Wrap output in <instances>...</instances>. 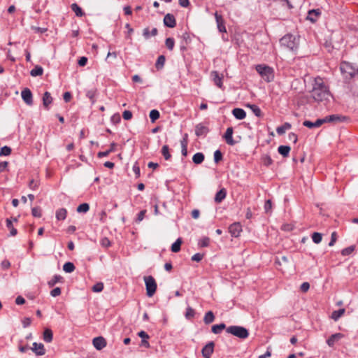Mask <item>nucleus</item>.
Here are the masks:
<instances>
[{
	"label": "nucleus",
	"instance_id": "obj_1",
	"mask_svg": "<svg viewBox=\"0 0 358 358\" xmlns=\"http://www.w3.org/2000/svg\"><path fill=\"white\" fill-rule=\"evenodd\" d=\"M310 94L315 101L323 103L324 105H327L332 98L329 87L320 77L314 80Z\"/></svg>",
	"mask_w": 358,
	"mask_h": 358
},
{
	"label": "nucleus",
	"instance_id": "obj_2",
	"mask_svg": "<svg viewBox=\"0 0 358 358\" xmlns=\"http://www.w3.org/2000/svg\"><path fill=\"white\" fill-rule=\"evenodd\" d=\"M256 70L266 82L269 83L273 80V70L270 66L259 64L256 66Z\"/></svg>",
	"mask_w": 358,
	"mask_h": 358
},
{
	"label": "nucleus",
	"instance_id": "obj_3",
	"mask_svg": "<svg viewBox=\"0 0 358 358\" xmlns=\"http://www.w3.org/2000/svg\"><path fill=\"white\" fill-rule=\"evenodd\" d=\"M226 331L241 339H245L249 336L248 329L241 326H229L226 329Z\"/></svg>",
	"mask_w": 358,
	"mask_h": 358
},
{
	"label": "nucleus",
	"instance_id": "obj_4",
	"mask_svg": "<svg viewBox=\"0 0 358 358\" xmlns=\"http://www.w3.org/2000/svg\"><path fill=\"white\" fill-rule=\"evenodd\" d=\"M281 45L285 46L289 50L294 51L298 48V43L296 41V38L292 34H287L284 36L280 41Z\"/></svg>",
	"mask_w": 358,
	"mask_h": 358
},
{
	"label": "nucleus",
	"instance_id": "obj_5",
	"mask_svg": "<svg viewBox=\"0 0 358 358\" xmlns=\"http://www.w3.org/2000/svg\"><path fill=\"white\" fill-rule=\"evenodd\" d=\"M144 281L146 287V294L148 296L151 297L155 294L157 289L156 281L151 275L145 276Z\"/></svg>",
	"mask_w": 358,
	"mask_h": 358
},
{
	"label": "nucleus",
	"instance_id": "obj_6",
	"mask_svg": "<svg viewBox=\"0 0 358 358\" xmlns=\"http://www.w3.org/2000/svg\"><path fill=\"white\" fill-rule=\"evenodd\" d=\"M340 69L342 73H348L351 77L354 76L357 73H358V69H354L351 64L348 62H343L341 64Z\"/></svg>",
	"mask_w": 358,
	"mask_h": 358
},
{
	"label": "nucleus",
	"instance_id": "obj_7",
	"mask_svg": "<svg viewBox=\"0 0 358 358\" xmlns=\"http://www.w3.org/2000/svg\"><path fill=\"white\" fill-rule=\"evenodd\" d=\"M21 96L27 105L31 106L33 104L32 93L29 88H24L21 92Z\"/></svg>",
	"mask_w": 358,
	"mask_h": 358
},
{
	"label": "nucleus",
	"instance_id": "obj_8",
	"mask_svg": "<svg viewBox=\"0 0 358 358\" xmlns=\"http://www.w3.org/2000/svg\"><path fill=\"white\" fill-rule=\"evenodd\" d=\"M215 343L213 341L208 343L201 350L202 355L204 358H210L214 351Z\"/></svg>",
	"mask_w": 358,
	"mask_h": 358
},
{
	"label": "nucleus",
	"instance_id": "obj_9",
	"mask_svg": "<svg viewBox=\"0 0 358 358\" xmlns=\"http://www.w3.org/2000/svg\"><path fill=\"white\" fill-rule=\"evenodd\" d=\"M92 343L94 347L98 350H101L106 345V341L102 336L96 337L93 339Z\"/></svg>",
	"mask_w": 358,
	"mask_h": 358
},
{
	"label": "nucleus",
	"instance_id": "obj_10",
	"mask_svg": "<svg viewBox=\"0 0 358 358\" xmlns=\"http://www.w3.org/2000/svg\"><path fill=\"white\" fill-rule=\"evenodd\" d=\"M164 24L166 27L173 28L176 26V20L173 15L168 13L164 17Z\"/></svg>",
	"mask_w": 358,
	"mask_h": 358
},
{
	"label": "nucleus",
	"instance_id": "obj_11",
	"mask_svg": "<svg viewBox=\"0 0 358 358\" xmlns=\"http://www.w3.org/2000/svg\"><path fill=\"white\" fill-rule=\"evenodd\" d=\"M241 231V225L237 222L231 224L229 227V231L234 237H238L240 235Z\"/></svg>",
	"mask_w": 358,
	"mask_h": 358
},
{
	"label": "nucleus",
	"instance_id": "obj_12",
	"mask_svg": "<svg viewBox=\"0 0 358 358\" xmlns=\"http://www.w3.org/2000/svg\"><path fill=\"white\" fill-rule=\"evenodd\" d=\"M344 120H345V117L340 115H337V114L328 115L323 118V121H324V123H326V122H334V123L340 122H343Z\"/></svg>",
	"mask_w": 358,
	"mask_h": 358
},
{
	"label": "nucleus",
	"instance_id": "obj_13",
	"mask_svg": "<svg viewBox=\"0 0 358 358\" xmlns=\"http://www.w3.org/2000/svg\"><path fill=\"white\" fill-rule=\"evenodd\" d=\"M211 78L216 86H217L219 88L222 89L223 87L222 84V78L223 76H220L219 73L216 71H213L210 73Z\"/></svg>",
	"mask_w": 358,
	"mask_h": 358
},
{
	"label": "nucleus",
	"instance_id": "obj_14",
	"mask_svg": "<svg viewBox=\"0 0 358 358\" xmlns=\"http://www.w3.org/2000/svg\"><path fill=\"white\" fill-rule=\"evenodd\" d=\"M31 349L36 355L38 356H42L45 353V350L43 343H38L36 342H34L33 343V347L31 348Z\"/></svg>",
	"mask_w": 358,
	"mask_h": 358
},
{
	"label": "nucleus",
	"instance_id": "obj_15",
	"mask_svg": "<svg viewBox=\"0 0 358 358\" xmlns=\"http://www.w3.org/2000/svg\"><path fill=\"white\" fill-rule=\"evenodd\" d=\"M324 123V121H323V118H322V119H317L315 122H311V121H309V120H305L303 122V125L306 127H308V128H309V129H312V128L320 127Z\"/></svg>",
	"mask_w": 358,
	"mask_h": 358
},
{
	"label": "nucleus",
	"instance_id": "obj_16",
	"mask_svg": "<svg viewBox=\"0 0 358 358\" xmlns=\"http://www.w3.org/2000/svg\"><path fill=\"white\" fill-rule=\"evenodd\" d=\"M215 17L217 22V29L220 32H226V27L224 25V20L222 17L217 12L215 13Z\"/></svg>",
	"mask_w": 358,
	"mask_h": 358
},
{
	"label": "nucleus",
	"instance_id": "obj_17",
	"mask_svg": "<svg viewBox=\"0 0 358 358\" xmlns=\"http://www.w3.org/2000/svg\"><path fill=\"white\" fill-rule=\"evenodd\" d=\"M209 129L203 124H198L195 127V134L196 136H205L208 132Z\"/></svg>",
	"mask_w": 358,
	"mask_h": 358
},
{
	"label": "nucleus",
	"instance_id": "obj_18",
	"mask_svg": "<svg viewBox=\"0 0 358 358\" xmlns=\"http://www.w3.org/2000/svg\"><path fill=\"white\" fill-rule=\"evenodd\" d=\"M233 128L232 127H228L226 130V132L224 134V138L228 145H234L235 144V141L233 139L232 135H233Z\"/></svg>",
	"mask_w": 358,
	"mask_h": 358
},
{
	"label": "nucleus",
	"instance_id": "obj_19",
	"mask_svg": "<svg viewBox=\"0 0 358 358\" xmlns=\"http://www.w3.org/2000/svg\"><path fill=\"white\" fill-rule=\"evenodd\" d=\"M343 337V334L341 333H336L332 334L327 341V343L329 347H333L335 343Z\"/></svg>",
	"mask_w": 358,
	"mask_h": 358
},
{
	"label": "nucleus",
	"instance_id": "obj_20",
	"mask_svg": "<svg viewBox=\"0 0 358 358\" xmlns=\"http://www.w3.org/2000/svg\"><path fill=\"white\" fill-rule=\"evenodd\" d=\"M139 337L142 338L141 345L146 348H150V344L148 339L150 338L149 335L144 331H141L138 333Z\"/></svg>",
	"mask_w": 358,
	"mask_h": 358
},
{
	"label": "nucleus",
	"instance_id": "obj_21",
	"mask_svg": "<svg viewBox=\"0 0 358 358\" xmlns=\"http://www.w3.org/2000/svg\"><path fill=\"white\" fill-rule=\"evenodd\" d=\"M227 196V191L224 188H222L220 191H218L215 196V202L217 203H221Z\"/></svg>",
	"mask_w": 358,
	"mask_h": 358
},
{
	"label": "nucleus",
	"instance_id": "obj_22",
	"mask_svg": "<svg viewBox=\"0 0 358 358\" xmlns=\"http://www.w3.org/2000/svg\"><path fill=\"white\" fill-rule=\"evenodd\" d=\"M232 114L238 120H243L246 116L245 111L243 109L239 108L233 109Z\"/></svg>",
	"mask_w": 358,
	"mask_h": 358
},
{
	"label": "nucleus",
	"instance_id": "obj_23",
	"mask_svg": "<svg viewBox=\"0 0 358 358\" xmlns=\"http://www.w3.org/2000/svg\"><path fill=\"white\" fill-rule=\"evenodd\" d=\"M321 14L319 9H313L308 11L307 19L314 22L316 21L317 17Z\"/></svg>",
	"mask_w": 358,
	"mask_h": 358
},
{
	"label": "nucleus",
	"instance_id": "obj_24",
	"mask_svg": "<svg viewBox=\"0 0 358 358\" xmlns=\"http://www.w3.org/2000/svg\"><path fill=\"white\" fill-rule=\"evenodd\" d=\"M52 98L50 95V93L48 92H45L43 94V106L47 110L49 109V105L52 103Z\"/></svg>",
	"mask_w": 358,
	"mask_h": 358
},
{
	"label": "nucleus",
	"instance_id": "obj_25",
	"mask_svg": "<svg viewBox=\"0 0 358 358\" xmlns=\"http://www.w3.org/2000/svg\"><path fill=\"white\" fill-rule=\"evenodd\" d=\"M43 338L45 342L50 343L53 338V333L50 329L46 328L43 331Z\"/></svg>",
	"mask_w": 358,
	"mask_h": 358
},
{
	"label": "nucleus",
	"instance_id": "obj_26",
	"mask_svg": "<svg viewBox=\"0 0 358 358\" xmlns=\"http://www.w3.org/2000/svg\"><path fill=\"white\" fill-rule=\"evenodd\" d=\"M215 320V315L214 313L209 310L206 313L204 317H203V322L206 324H209L212 323Z\"/></svg>",
	"mask_w": 358,
	"mask_h": 358
},
{
	"label": "nucleus",
	"instance_id": "obj_27",
	"mask_svg": "<svg viewBox=\"0 0 358 358\" xmlns=\"http://www.w3.org/2000/svg\"><path fill=\"white\" fill-rule=\"evenodd\" d=\"M67 210L66 208H62L56 211V218L58 220H64L66 217Z\"/></svg>",
	"mask_w": 358,
	"mask_h": 358
},
{
	"label": "nucleus",
	"instance_id": "obj_28",
	"mask_svg": "<svg viewBox=\"0 0 358 358\" xmlns=\"http://www.w3.org/2000/svg\"><path fill=\"white\" fill-rule=\"evenodd\" d=\"M290 147L288 145H280L278 148V152L283 157H287L290 152Z\"/></svg>",
	"mask_w": 358,
	"mask_h": 358
},
{
	"label": "nucleus",
	"instance_id": "obj_29",
	"mask_svg": "<svg viewBox=\"0 0 358 358\" xmlns=\"http://www.w3.org/2000/svg\"><path fill=\"white\" fill-rule=\"evenodd\" d=\"M43 73V69L38 65L35 66V67L30 71V75L33 77H36L39 76H42Z\"/></svg>",
	"mask_w": 358,
	"mask_h": 358
},
{
	"label": "nucleus",
	"instance_id": "obj_30",
	"mask_svg": "<svg viewBox=\"0 0 358 358\" xmlns=\"http://www.w3.org/2000/svg\"><path fill=\"white\" fill-rule=\"evenodd\" d=\"M204 160V155L202 152H197L194 155L192 161L196 164H201Z\"/></svg>",
	"mask_w": 358,
	"mask_h": 358
},
{
	"label": "nucleus",
	"instance_id": "obj_31",
	"mask_svg": "<svg viewBox=\"0 0 358 358\" xmlns=\"http://www.w3.org/2000/svg\"><path fill=\"white\" fill-rule=\"evenodd\" d=\"M291 124L288 122L285 123L283 125L277 127L276 131L278 135H282L285 133L287 130L291 129Z\"/></svg>",
	"mask_w": 358,
	"mask_h": 358
},
{
	"label": "nucleus",
	"instance_id": "obj_32",
	"mask_svg": "<svg viewBox=\"0 0 358 358\" xmlns=\"http://www.w3.org/2000/svg\"><path fill=\"white\" fill-rule=\"evenodd\" d=\"M224 329H227L225 324L221 323L220 324L213 325L211 328V331L213 333L218 334Z\"/></svg>",
	"mask_w": 358,
	"mask_h": 358
},
{
	"label": "nucleus",
	"instance_id": "obj_33",
	"mask_svg": "<svg viewBox=\"0 0 358 358\" xmlns=\"http://www.w3.org/2000/svg\"><path fill=\"white\" fill-rule=\"evenodd\" d=\"M345 313V309L341 308L337 310H334L331 313V317L335 320L337 321L343 314Z\"/></svg>",
	"mask_w": 358,
	"mask_h": 358
},
{
	"label": "nucleus",
	"instance_id": "obj_34",
	"mask_svg": "<svg viewBox=\"0 0 358 358\" xmlns=\"http://www.w3.org/2000/svg\"><path fill=\"white\" fill-rule=\"evenodd\" d=\"M71 9L78 17H82L85 14L82 8L77 3H73L71 5Z\"/></svg>",
	"mask_w": 358,
	"mask_h": 358
},
{
	"label": "nucleus",
	"instance_id": "obj_35",
	"mask_svg": "<svg viewBox=\"0 0 358 358\" xmlns=\"http://www.w3.org/2000/svg\"><path fill=\"white\" fill-rule=\"evenodd\" d=\"M182 240L180 238H178L171 245V251L173 252H178L180 250Z\"/></svg>",
	"mask_w": 358,
	"mask_h": 358
},
{
	"label": "nucleus",
	"instance_id": "obj_36",
	"mask_svg": "<svg viewBox=\"0 0 358 358\" xmlns=\"http://www.w3.org/2000/svg\"><path fill=\"white\" fill-rule=\"evenodd\" d=\"M6 227L10 229V234L14 236L17 234V231L15 228L13 227V223L10 219H6Z\"/></svg>",
	"mask_w": 358,
	"mask_h": 358
},
{
	"label": "nucleus",
	"instance_id": "obj_37",
	"mask_svg": "<svg viewBox=\"0 0 358 358\" xmlns=\"http://www.w3.org/2000/svg\"><path fill=\"white\" fill-rule=\"evenodd\" d=\"M150 118L152 123H154L157 119L159 118L160 114L157 110L153 109L150 112Z\"/></svg>",
	"mask_w": 358,
	"mask_h": 358
},
{
	"label": "nucleus",
	"instance_id": "obj_38",
	"mask_svg": "<svg viewBox=\"0 0 358 358\" xmlns=\"http://www.w3.org/2000/svg\"><path fill=\"white\" fill-rule=\"evenodd\" d=\"M76 267L71 262H66L63 266V270L66 273H71L75 270Z\"/></svg>",
	"mask_w": 358,
	"mask_h": 358
},
{
	"label": "nucleus",
	"instance_id": "obj_39",
	"mask_svg": "<svg viewBox=\"0 0 358 358\" xmlns=\"http://www.w3.org/2000/svg\"><path fill=\"white\" fill-rule=\"evenodd\" d=\"M165 61L166 58L164 55L159 56L155 64L156 68L158 69L163 68Z\"/></svg>",
	"mask_w": 358,
	"mask_h": 358
},
{
	"label": "nucleus",
	"instance_id": "obj_40",
	"mask_svg": "<svg viewBox=\"0 0 358 358\" xmlns=\"http://www.w3.org/2000/svg\"><path fill=\"white\" fill-rule=\"evenodd\" d=\"M90 209V206L88 203H83L80 205L78 206V207L77 208V212L78 213H87Z\"/></svg>",
	"mask_w": 358,
	"mask_h": 358
},
{
	"label": "nucleus",
	"instance_id": "obj_41",
	"mask_svg": "<svg viewBox=\"0 0 358 358\" xmlns=\"http://www.w3.org/2000/svg\"><path fill=\"white\" fill-rule=\"evenodd\" d=\"M181 148L182 155L186 157L187 155V140H186L185 138H183L181 141Z\"/></svg>",
	"mask_w": 358,
	"mask_h": 358
},
{
	"label": "nucleus",
	"instance_id": "obj_42",
	"mask_svg": "<svg viewBox=\"0 0 358 358\" xmlns=\"http://www.w3.org/2000/svg\"><path fill=\"white\" fill-rule=\"evenodd\" d=\"M162 153L166 160H169L171 158V155L169 153V146L165 145L162 148Z\"/></svg>",
	"mask_w": 358,
	"mask_h": 358
},
{
	"label": "nucleus",
	"instance_id": "obj_43",
	"mask_svg": "<svg viewBox=\"0 0 358 358\" xmlns=\"http://www.w3.org/2000/svg\"><path fill=\"white\" fill-rule=\"evenodd\" d=\"M312 239H313V241L316 243V244H318L320 243L321 241H322V234L320 233H318V232H314L313 234H312Z\"/></svg>",
	"mask_w": 358,
	"mask_h": 358
},
{
	"label": "nucleus",
	"instance_id": "obj_44",
	"mask_svg": "<svg viewBox=\"0 0 358 358\" xmlns=\"http://www.w3.org/2000/svg\"><path fill=\"white\" fill-rule=\"evenodd\" d=\"M11 153V148L8 146H3L0 150V157L1 156H8Z\"/></svg>",
	"mask_w": 358,
	"mask_h": 358
},
{
	"label": "nucleus",
	"instance_id": "obj_45",
	"mask_svg": "<svg viewBox=\"0 0 358 358\" xmlns=\"http://www.w3.org/2000/svg\"><path fill=\"white\" fill-rule=\"evenodd\" d=\"M355 245H350L348 248L343 249L341 251V255L343 256H348V255H350L355 250Z\"/></svg>",
	"mask_w": 358,
	"mask_h": 358
},
{
	"label": "nucleus",
	"instance_id": "obj_46",
	"mask_svg": "<svg viewBox=\"0 0 358 358\" xmlns=\"http://www.w3.org/2000/svg\"><path fill=\"white\" fill-rule=\"evenodd\" d=\"M194 315H195L194 310L193 308H192L191 307L188 306L186 309L185 317L188 320H190L194 317Z\"/></svg>",
	"mask_w": 358,
	"mask_h": 358
},
{
	"label": "nucleus",
	"instance_id": "obj_47",
	"mask_svg": "<svg viewBox=\"0 0 358 358\" xmlns=\"http://www.w3.org/2000/svg\"><path fill=\"white\" fill-rule=\"evenodd\" d=\"M96 91L95 90H88L86 93L87 97L91 101L92 103H94L95 100L94 97L96 96Z\"/></svg>",
	"mask_w": 358,
	"mask_h": 358
},
{
	"label": "nucleus",
	"instance_id": "obj_48",
	"mask_svg": "<svg viewBox=\"0 0 358 358\" xmlns=\"http://www.w3.org/2000/svg\"><path fill=\"white\" fill-rule=\"evenodd\" d=\"M165 44L169 50H172L175 44L174 39L173 38H167L166 39Z\"/></svg>",
	"mask_w": 358,
	"mask_h": 358
},
{
	"label": "nucleus",
	"instance_id": "obj_49",
	"mask_svg": "<svg viewBox=\"0 0 358 358\" xmlns=\"http://www.w3.org/2000/svg\"><path fill=\"white\" fill-rule=\"evenodd\" d=\"M62 279V276L55 275L49 282L48 285L51 287Z\"/></svg>",
	"mask_w": 358,
	"mask_h": 358
},
{
	"label": "nucleus",
	"instance_id": "obj_50",
	"mask_svg": "<svg viewBox=\"0 0 358 358\" xmlns=\"http://www.w3.org/2000/svg\"><path fill=\"white\" fill-rule=\"evenodd\" d=\"M103 282H101L96 283L92 287V290L94 292H100L103 290Z\"/></svg>",
	"mask_w": 358,
	"mask_h": 358
},
{
	"label": "nucleus",
	"instance_id": "obj_51",
	"mask_svg": "<svg viewBox=\"0 0 358 358\" xmlns=\"http://www.w3.org/2000/svg\"><path fill=\"white\" fill-rule=\"evenodd\" d=\"M250 108L252 110V112L255 113V115L257 117H261L262 116V111L261 109L256 105H250Z\"/></svg>",
	"mask_w": 358,
	"mask_h": 358
},
{
	"label": "nucleus",
	"instance_id": "obj_52",
	"mask_svg": "<svg viewBox=\"0 0 358 358\" xmlns=\"http://www.w3.org/2000/svg\"><path fill=\"white\" fill-rule=\"evenodd\" d=\"M31 214L34 217H41V209L40 207H34L31 209Z\"/></svg>",
	"mask_w": 358,
	"mask_h": 358
},
{
	"label": "nucleus",
	"instance_id": "obj_53",
	"mask_svg": "<svg viewBox=\"0 0 358 358\" xmlns=\"http://www.w3.org/2000/svg\"><path fill=\"white\" fill-rule=\"evenodd\" d=\"M209 243H210V238L208 237H203L199 241V245L200 247L203 248V247L208 246Z\"/></svg>",
	"mask_w": 358,
	"mask_h": 358
},
{
	"label": "nucleus",
	"instance_id": "obj_54",
	"mask_svg": "<svg viewBox=\"0 0 358 358\" xmlns=\"http://www.w3.org/2000/svg\"><path fill=\"white\" fill-rule=\"evenodd\" d=\"M222 159V154L220 150H217L214 152V161L215 163H218Z\"/></svg>",
	"mask_w": 358,
	"mask_h": 358
},
{
	"label": "nucleus",
	"instance_id": "obj_55",
	"mask_svg": "<svg viewBox=\"0 0 358 358\" xmlns=\"http://www.w3.org/2000/svg\"><path fill=\"white\" fill-rule=\"evenodd\" d=\"M146 210H141L138 214L137 215V217L136 219V222H141L143 219H144V217L145 215V213H146Z\"/></svg>",
	"mask_w": 358,
	"mask_h": 358
},
{
	"label": "nucleus",
	"instance_id": "obj_56",
	"mask_svg": "<svg viewBox=\"0 0 358 358\" xmlns=\"http://www.w3.org/2000/svg\"><path fill=\"white\" fill-rule=\"evenodd\" d=\"M272 208V202L270 199L265 201L264 210L266 213H269Z\"/></svg>",
	"mask_w": 358,
	"mask_h": 358
},
{
	"label": "nucleus",
	"instance_id": "obj_57",
	"mask_svg": "<svg viewBox=\"0 0 358 358\" xmlns=\"http://www.w3.org/2000/svg\"><path fill=\"white\" fill-rule=\"evenodd\" d=\"M203 257V255L201 253H196L192 257V260L194 262H200Z\"/></svg>",
	"mask_w": 358,
	"mask_h": 358
},
{
	"label": "nucleus",
	"instance_id": "obj_58",
	"mask_svg": "<svg viewBox=\"0 0 358 358\" xmlns=\"http://www.w3.org/2000/svg\"><path fill=\"white\" fill-rule=\"evenodd\" d=\"M337 240V234H336V232L334 231L332 234H331V241L329 243V245L330 247L333 246L336 241Z\"/></svg>",
	"mask_w": 358,
	"mask_h": 358
},
{
	"label": "nucleus",
	"instance_id": "obj_59",
	"mask_svg": "<svg viewBox=\"0 0 358 358\" xmlns=\"http://www.w3.org/2000/svg\"><path fill=\"white\" fill-rule=\"evenodd\" d=\"M50 294L53 297L58 296L61 294V289L59 287L54 288L51 292Z\"/></svg>",
	"mask_w": 358,
	"mask_h": 358
},
{
	"label": "nucleus",
	"instance_id": "obj_60",
	"mask_svg": "<svg viewBox=\"0 0 358 358\" xmlns=\"http://www.w3.org/2000/svg\"><path fill=\"white\" fill-rule=\"evenodd\" d=\"M122 117L124 120H129L132 117V113L130 110H124L122 113Z\"/></svg>",
	"mask_w": 358,
	"mask_h": 358
},
{
	"label": "nucleus",
	"instance_id": "obj_61",
	"mask_svg": "<svg viewBox=\"0 0 358 358\" xmlns=\"http://www.w3.org/2000/svg\"><path fill=\"white\" fill-rule=\"evenodd\" d=\"M121 120V118H120V115L117 113V114H114L112 117H111V122L114 124H117L120 122Z\"/></svg>",
	"mask_w": 358,
	"mask_h": 358
},
{
	"label": "nucleus",
	"instance_id": "obj_62",
	"mask_svg": "<svg viewBox=\"0 0 358 358\" xmlns=\"http://www.w3.org/2000/svg\"><path fill=\"white\" fill-rule=\"evenodd\" d=\"M38 187V182L37 181H35L34 180H31L29 183V187L32 189L35 190Z\"/></svg>",
	"mask_w": 358,
	"mask_h": 358
},
{
	"label": "nucleus",
	"instance_id": "obj_63",
	"mask_svg": "<svg viewBox=\"0 0 358 358\" xmlns=\"http://www.w3.org/2000/svg\"><path fill=\"white\" fill-rule=\"evenodd\" d=\"M101 244L103 247L107 248L110 245V241L108 238L104 237L101 240Z\"/></svg>",
	"mask_w": 358,
	"mask_h": 358
},
{
	"label": "nucleus",
	"instance_id": "obj_64",
	"mask_svg": "<svg viewBox=\"0 0 358 358\" xmlns=\"http://www.w3.org/2000/svg\"><path fill=\"white\" fill-rule=\"evenodd\" d=\"M310 288V284L307 282H303L301 285V291L303 292H306Z\"/></svg>",
	"mask_w": 358,
	"mask_h": 358
}]
</instances>
